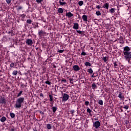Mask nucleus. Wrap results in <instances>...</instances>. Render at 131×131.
Here are the masks:
<instances>
[{"instance_id":"e433bc0d","label":"nucleus","mask_w":131,"mask_h":131,"mask_svg":"<svg viewBox=\"0 0 131 131\" xmlns=\"http://www.w3.org/2000/svg\"><path fill=\"white\" fill-rule=\"evenodd\" d=\"M50 102H53V97H52V95H50Z\"/></svg>"},{"instance_id":"dca6fc26","label":"nucleus","mask_w":131,"mask_h":131,"mask_svg":"<svg viewBox=\"0 0 131 131\" xmlns=\"http://www.w3.org/2000/svg\"><path fill=\"white\" fill-rule=\"evenodd\" d=\"M118 97V98H119V99H124V96L122 95V93L121 92H119Z\"/></svg>"},{"instance_id":"6e6552de","label":"nucleus","mask_w":131,"mask_h":131,"mask_svg":"<svg viewBox=\"0 0 131 131\" xmlns=\"http://www.w3.org/2000/svg\"><path fill=\"white\" fill-rule=\"evenodd\" d=\"M38 34L40 37H41L45 35V32L42 30H40L38 32Z\"/></svg>"},{"instance_id":"bf43d9fd","label":"nucleus","mask_w":131,"mask_h":131,"mask_svg":"<svg viewBox=\"0 0 131 131\" xmlns=\"http://www.w3.org/2000/svg\"><path fill=\"white\" fill-rule=\"evenodd\" d=\"M40 113H41V114H42L43 113V112H40Z\"/></svg>"},{"instance_id":"cd10ccee","label":"nucleus","mask_w":131,"mask_h":131,"mask_svg":"<svg viewBox=\"0 0 131 131\" xmlns=\"http://www.w3.org/2000/svg\"><path fill=\"white\" fill-rule=\"evenodd\" d=\"M92 89L94 90V89H97V85L95 83L92 84Z\"/></svg>"},{"instance_id":"0e129e2a","label":"nucleus","mask_w":131,"mask_h":131,"mask_svg":"<svg viewBox=\"0 0 131 131\" xmlns=\"http://www.w3.org/2000/svg\"><path fill=\"white\" fill-rule=\"evenodd\" d=\"M95 120H98V119H95Z\"/></svg>"},{"instance_id":"c9c22d12","label":"nucleus","mask_w":131,"mask_h":131,"mask_svg":"<svg viewBox=\"0 0 131 131\" xmlns=\"http://www.w3.org/2000/svg\"><path fill=\"white\" fill-rule=\"evenodd\" d=\"M76 32L79 33V34H81V33H82V31H80V30H76Z\"/></svg>"},{"instance_id":"6e6d98bb","label":"nucleus","mask_w":131,"mask_h":131,"mask_svg":"<svg viewBox=\"0 0 131 131\" xmlns=\"http://www.w3.org/2000/svg\"><path fill=\"white\" fill-rule=\"evenodd\" d=\"M18 74H20V75H22L21 72H20V71L18 72Z\"/></svg>"},{"instance_id":"ddd939ff","label":"nucleus","mask_w":131,"mask_h":131,"mask_svg":"<svg viewBox=\"0 0 131 131\" xmlns=\"http://www.w3.org/2000/svg\"><path fill=\"white\" fill-rule=\"evenodd\" d=\"M64 0H59V4L60 5V6H65V5H67V3L66 2H63Z\"/></svg>"},{"instance_id":"603ef678","label":"nucleus","mask_w":131,"mask_h":131,"mask_svg":"<svg viewBox=\"0 0 131 131\" xmlns=\"http://www.w3.org/2000/svg\"><path fill=\"white\" fill-rule=\"evenodd\" d=\"M40 96L42 97V98H43V94L40 93Z\"/></svg>"},{"instance_id":"473e14b6","label":"nucleus","mask_w":131,"mask_h":131,"mask_svg":"<svg viewBox=\"0 0 131 131\" xmlns=\"http://www.w3.org/2000/svg\"><path fill=\"white\" fill-rule=\"evenodd\" d=\"M85 106H89L90 105V102L88 101H85Z\"/></svg>"},{"instance_id":"7ed1b4c3","label":"nucleus","mask_w":131,"mask_h":131,"mask_svg":"<svg viewBox=\"0 0 131 131\" xmlns=\"http://www.w3.org/2000/svg\"><path fill=\"white\" fill-rule=\"evenodd\" d=\"M61 98L62 102H66V101H68V99H69V95L66 93L62 94V97Z\"/></svg>"},{"instance_id":"5fc2aeb1","label":"nucleus","mask_w":131,"mask_h":131,"mask_svg":"<svg viewBox=\"0 0 131 131\" xmlns=\"http://www.w3.org/2000/svg\"><path fill=\"white\" fill-rule=\"evenodd\" d=\"M54 104V101H52V103H51V106L53 107V105Z\"/></svg>"},{"instance_id":"20e7f679","label":"nucleus","mask_w":131,"mask_h":131,"mask_svg":"<svg viewBox=\"0 0 131 131\" xmlns=\"http://www.w3.org/2000/svg\"><path fill=\"white\" fill-rule=\"evenodd\" d=\"M100 126H101V123L99 121H95L93 124V127L96 129L99 128Z\"/></svg>"},{"instance_id":"9d476101","label":"nucleus","mask_w":131,"mask_h":131,"mask_svg":"<svg viewBox=\"0 0 131 131\" xmlns=\"http://www.w3.org/2000/svg\"><path fill=\"white\" fill-rule=\"evenodd\" d=\"M66 16L69 18H71V17H73L74 15L71 12H68L66 14Z\"/></svg>"},{"instance_id":"4be33fe9","label":"nucleus","mask_w":131,"mask_h":131,"mask_svg":"<svg viewBox=\"0 0 131 131\" xmlns=\"http://www.w3.org/2000/svg\"><path fill=\"white\" fill-rule=\"evenodd\" d=\"M88 113H89L90 114H91V113H92V110H91L90 108L87 107V110H86Z\"/></svg>"},{"instance_id":"0eeeda50","label":"nucleus","mask_w":131,"mask_h":131,"mask_svg":"<svg viewBox=\"0 0 131 131\" xmlns=\"http://www.w3.org/2000/svg\"><path fill=\"white\" fill-rule=\"evenodd\" d=\"M74 29H78L79 28V25H78V23H74V26L73 27Z\"/></svg>"},{"instance_id":"aec40b11","label":"nucleus","mask_w":131,"mask_h":131,"mask_svg":"<svg viewBox=\"0 0 131 131\" xmlns=\"http://www.w3.org/2000/svg\"><path fill=\"white\" fill-rule=\"evenodd\" d=\"M52 111L53 113H55L56 111H57V107L56 106H52Z\"/></svg>"},{"instance_id":"79ce46f5","label":"nucleus","mask_w":131,"mask_h":131,"mask_svg":"<svg viewBox=\"0 0 131 131\" xmlns=\"http://www.w3.org/2000/svg\"><path fill=\"white\" fill-rule=\"evenodd\" d=\"M6 2L8 4H11V0H6Z\"/></svg>"},{"instance_id":"680f3d73","label":"nucleus","mask_w":131,"mask_h":131,"mask_svg":"<svg viewBox=\"0 0 131 131\" xmlns=\"http://www.w3.org/2000/svg\"><path fill=\"white\" fill-rule=\"evenodd\" d=\"M50 128H52V126H50Z\"/></svg>"},{"instance_id":"ea45409f","label":"nucleus","mask_w":131,"mask_h":131,"mask_svg":"<svg viewBox=\"0 0 131 131\" xmlns=\"http://www.w3.org/2000/svg\"><path fill=\"white\" fill-rule=\"evenodd\" d=\"M103 60L104 62H106L107 61V57H104L103 58Z\"/></svg>"},{"instance_id":"6ab92c4d","label":"nucleus","mask_w":131,"mask_h":131,"mask_svg":"<svg viewBox=\"0 0 131 131\" xmlns=\"http://www.w3.org/2000/svg\"><path fill=\"white\" fill-rule=\"evenodd\" d=\"M85 66H89V67H91L92 66V64L90 62H85Z\"/></svg>"},{"instance_id":"37998d69","label":"nucleus","mask_w":131,"mask_h":131,"mask_svg":"<svg viewBox=\"0 0 131 131\" xmlns=\"http://www.w3.org/2000/svg\"><path fill=\"white\" fill-rule=\"evenodd\" d=\"M61 82H66V79H64V78H62V79H61Z\"/></svg>"},{"instance_id":"423d86ee","label":"nucleus","mask_w":131,"mask_h":131,"mask_svg":"<svg viewBox=\"0 0 131 131\" xmlns=\"http://www.w3.org/2000/svg\"><path fill=\"white\" fill-rule=\"evenodd\" d=\"M73 69L74 71H79V70H80V68L78 65H75L73 66Z\"/></svg>"},{"instance_id":"5701e85b","label":"nucleus","mask_w":131,"mask_h":131,"mask_svg":"<svg viewBox=\"0 0 131 131\" xmlns=\"http://www.w3.org/2000/svg\"><path fill=\"white\" fill-rule=\"evenodd\" d=\"M12 74L13 75H17L18 74V71H13Z\"/></svg>"},{"instance_id":"a211bd4d","label":"nucleus","mask_w":131,"mask_h":131,"mask_svg":"<svg viewBox=\"0 0 131 131\" xmlns=\"http://www.w3.org/2000/svg\"><path fill=\"white\" fill-rule=\"evenodd\" d=\"M88 72L90 74H93V73H94V71H93V69L92 68H90L89 69H88Z\"/></svg>"},{"instance_id":"1a4fd4ad","label":"nucleus","mask_w":131,"mask_h":131,"mask_svg":"<svg viewBox=\"0 0 131 131\" xmlns=\"http://www.w3.org/2000/svg\"><path fill=\"white\" fill-rule=\"evenodd\" d=\"M102 8H103L104 9H106V10H108L109 9V3H106L104 4V5L102 7Z\"/></svg>"},{"instance_id":"c85d7f7f","label":"nucleus","mask_w":131,"mask_h":131,"mask_svg":"<svg viewBox=\"0 0 131 131\" xmlns=\"http://www.w3.org/2000/svg\"><path fill=\"white\" fill-rule=\"evenodd\" d=\"M10 116L11 118H14L15 117V114H14L13 113H11Z\"/></svg>"},{"instance_id":"864d4df0","label":"nucleus","mask_w":131,"mask_h":131,"mask_svg":"<svg viewBox=\"0 0 131 131\" xmlns=\"http://www.w3.org/2000/svg\"><path fill=\"white\" fill-rule=\"evenodd\" d=\"M46 83L47 84H50V81H47L46 82Z\"/></svg>"},{"instance_id":"b1692460","label":"nucleus","mask_w":131,"mask_h":131,"mask_svg":"<svg viewBox=\"0 0 131 131\" xmlns=\"http://www.w3.org/2000/svg\"><path fill=\"white\" fill-rule=\"evenodd\" d=\"M78 5L81 7V6H82L83 5V1H80L78 2Z\"/></svg>"},{"instance_id":"2eb2a0df","label":"nucleus","mask_w":131,"mask_h":131,"mask_svg":"<svg viewBox=\"0 0 131 131\" xmlns=\"http://www.w3.org/2000/svg\"><path fill=\"white\" fill-rule=\"evenodd\" d=\"M82 19H83V21H84V22L88 21V15H82Z\"/></svg>"},{"instance_id":"4d7b16f0","label":"nucleus","mask_w":131,"mask_h":131,"mask_svg":"<svg viewBox=\"0 0 131 131\" xmlns=\"http://www.w3.org/2000/svg\"><path fill=\"white\" fill-rule=\"evenodd\" d=\"M33 131H37V130L36 129H33Z\"/></svg>"},{"instance_id":"a878e982","label":"nucleus","mask_w":131,"mask_h":131,"mask_svg":"<svg viewBox=\"0 0 131 131\" xmlns=\"http://www.w3.org/2000/svg\"><path fill=\"white\" fill-rule=\"evenodd\" d=\"M98 104L99 105H103V100H101V99L99 100V101H98Z\"/></svg>"},{"instance_id":"4468645a","label":"nucleus","mask_w":131,"mask_h":131,"mask_svg":"<svg viewBox=\"0 0 131 131\" xmlns=\"http://www.w3.org/2000/svg\"><path fill=\"white\" fill-rule=\"evenodd\" d=\"M114 67L116 71L118 70V64H117V62L115 61L114 63Z\"/></svg>"},{"instance_id":"f03ea898","label":"nucleus","mask_w":131,"mask_h":131,"mask_svg":"<svg viewBox=\"0 0 131 131\" xmlns=\"http://www.w3.org/2000/svg\"><path fill=\"white\" fill-rule=\"evenodd\" d=\"M25 100V99L24 97H19L17 98L14 105L15 108H16V109H20L22 106V104L24 103Z\"/></svg>"},{"instance_id":"de8ad7c7","label":"nucleus","mask_w":131,"mask_h":131,"mask_svg":"<svg viewBox=\"0 0 131 131\" xmlns=\"http://www.w3.org/2000/svg\"><path fill=\"white\" fill-rule=\"evenodd\" d=\"M69 80H70V82L71 83L72 81H73V80H74V79H73V78H70V79H69Z\"/></svg>"},{"instance_id":"09e8293b","label":"nucleus","mask_w":131,"mask_h":131,"mask_svg":"<svg viewBox=\"0 0 131 131\" xmlns=\"http://www.w3.org/2000/svg\"><path fill=\"white\" fill-rule=\"evenodd\" d=\"M91 77H92L93 78H94V77H96V76H95V73L93 74V75L91 76Z\"/></svg>"},{"instance_id":"a18cd8bd","label":"nucleus","mask_w":131,"mask_h":131,"mask_svg":"<svg viewBox=\"0 0 131 131\" xmlns=\"http://www.w3.org/2000/svg\"><path fill=\"white\" fill-rule=\"evenodd\" d=\"M64 52V50H60L58 51V53H63Z\"/></svg>"},{"instance_id":"052dcab7","label":"nucleus","mask_w":131,"mask_h":131,"mask_svg":"<svg viewBox=\"0 0 131 131\" xmlns=\"http://www.w3.org/2000/svg\"><path fill=\"white\" fill-rule=\"evenodd\" d=\"M82 36H84V34H83L82 35Z\"/></svg>"},{"instance_id":"8fccbe9b","label":"nucleus","mask_w":131,"mask_h":131,"mask_svg":"<svg viewBox=\"0 0 131 131\" xmlns=\"http://www.w3.org/2000/svg\"><path fill=\"white\" fill-rule=\"evenodd\" d=\"M96 9H101V6H100V5L97 6L96 7Z\"/></svg>"},{"instance_id":"7c9ffc66","label":"nucleus","mask_w":131,"mask_h":131,"mask_svg":"<svg viewBox=\"0 0 131 131\" xmlns=\"http://www.w3.org/2000/svg\"><path fill=\"white\" fill-rule=\"evenodd\" d=\"M32 22V20H31V19H28L27 20V23H28V24H31Z\"/></svg>"},{"instance_id":"c756f323","label":"nucleus","mask_w":131,"mask_h":131,"mask_svg":"<svg viewBox=\"0 0 131 131\" xmlns=\"http://www.w3.org/2000/svg\"><path fill=\"white\" fill-rule=\"evenodd\" d=\"M124 109H126V110H127V109H128V108H129V106H128V105H125L123 106Z\"/></svg>"},{"instance_id":"412c9836","label":"nucleus","mask_w":131,"mask_h":131,"mask_svg":"<svg viewBox=\"0 0 131 131\" xmlns=\"http://www.w3.org/2000/svg\"><path fill=\"white\" fill-rule=\"evenodd\" d=\"M23 93V91H20L17 96V98H19V97H21Z\"/></svg>"},{"instance_id":"58836bf2","label":"nucleus","mask_w":131,"mask_h":131,"mask_svg":"<svg viewBox=\"0 0 131 131\" xmlns=\"http://www.w3.org/2000/svg\"><path fill=\"white\" fill-rule=\"evenodd\" d=\"M38 28V24L37 23L35 25V26H34V28Z\"/></svg>"},{"instance_id":"4c0bfd02","label":"nucleus","mask_w":131,"mask_h":131,"mask_svg":"<svg viewBox=\"0 0 131 131\" xmlns=\"http://www.w3.org/2000/svg\"><path fill=\"white\" fill-rule=\"evenodd\" d=\"M22 9H23L22 6H18V8H17L18 11H19V10H22Z\"/></svg>"},{"instance_id":"3c124183","label":"nucleus","mask_w":131,"mask_h":131,"mask_svg":"<svg viewBox=\"0 0 131 131\" xmlns=\"http://www.w3.org/2000/svg\"><path fill=\"white\" fill-rule=\"evenodd\" d=\"M47 128H48V129H50V124H48L47 125Z\"/></svg>"},{"instance_id":"bb28decb","label":"nucleus","mask_w":131,"mask_h":131,"mask_svg":"<svg viewBox=\"0 0 131 131\" xmlns=\"http://www.w3.org/2000/svg\"><path fill=\"white\" fill-rule=\"evenodd\" d=\"M110 13H114L115 12V8H112L111 10H110Z\"/></svg>"},{"instance_id":"9b49d317","label":"nucleus","mask_w":131,"mask_h":131,"mask_svg":"<svg viewBox=\"0 0 131 131\" xmlns=\"http://www.w3.org/2000/svg\"><path fill=\"white\" fill-rule=\"evenodd\" d=\"M0 104H6V99L5 98L0 99Z\"/></svg>"},{"instance_id":"2f4dec72","label":"nucleus","mask_w":131,"mask_h":131,"mask_svg":"<svg viewBox=\"0 0 131 131\" xmlns=\"http://www.w3.org/2000/svg\"><path fill=\"white\" fill-rule=\"evenodd\" d=\"M81 55V56H86V53L85 52L82 51Z\"/></svg>"},{"instance_id":"f704fd0d","label":"nucleus","mask_w":131,"mask_h":131,"mask_svg":"<svg viewBox=\"0 0 131 131\" xmlns=\"http://www.w3.org/2000/svg\"><path fill=\"white\" fill-rule=\"evenodd\" d=\"M36 2L37 3V4H40V3H41V2H42V0H36Z\"/></svg>"},{"instance_id":"393cba45","label":"nucleus","mask_w":131,"mask_h":131,"mask_svg":"<svg viewBox=\"0 0 131 131\" xmlns=\"http://www.w3.org/2000/svg\"><path fill=\"white\" fill-rule=\"evenodd\" d=\"M96 15H97V16H101V12L100 11H97Z\"/></svg>"},{"instance_id":"49530a36","label":"nucleus","mask_w":131,"mask_h":131,"mask_svg":"<svg viewBox=\"0 0 131 131\" xmlns=\"http://www.w3.org/2000/svg\"><path fill=\"white\" fill-rule=\"evenodd\" d=\"M71 114L73 115V113H74V110H72L70 111Z\"/></svg>"},{"instance_id":"f257e3e1","label":"nucleus","mask_w":131,"mask_h":131,"mask_svg":"<svg viewBox=\"0 0 131 131\" xmlns=\"http://www.w3.org/2000/svg\"><path fill=\"white\" fill-rule=\"evenodd\" d=\"M129 51H130V48L128 46H126L123 48V53L124 57L126 61H127L128 63H129L131 59V52Z\"/></svg>"},{"instance_id":"72a5a7b5","label":"nucleus","mask_w":131,"mask_h":131,"mask_svg":"<svg viewBox=\"0 0 131 131\" xmlns=\"http://www.w3.org/2000/svg\"><path fill=\"white\" fill-rule=\"evenodd\" d=\"M15 65V63H14V62H12L11 63H10V66L11 68H13V67H14Z\"/></svg>"},{"instance_id":"13d9d810","label":"nucleus","mask_w":131,"mask_h":131,"mask_svg":"<svg viewBox=\"0 0 131 131\" xmlns=\"http://www.w3.org/2000/svg\"><path fill=\"white\" fill-rule=\"evenodd\" d=\"M121 112H123V110L122 109L121 110Z\"/></svg>"},{"instance_id":"39448f33","label":"nucleus","mask_w":131,"mask_h":131,"mask_svg":"<svg viewBox=\"0 0 131 131\" xmlns=\"http://www.w3.org/2000/svg\"><path fill=\"white\" fill-rule=\"evenodd\" d=\"M26 43L28 46H32L33 42L31 39H27L26 40Z\"/></svg>"},{"instance_id":"c03bdc74","label":"nucleus","mask_w":131,"mask_h":131,"mask_svg":"<svg viewBox=\"0 0 131 131\" xmlns=\"http://www.w3.org/2000/svg\"><path fill=\"white\" fill-rule=\"evenodd\" d=\"M8 33H9V34L10 33L11 36H14V33L11 32H9Z\"/></svg>"},{"instance_id":"f8f14e48","label":"nucleus","mask_w":131,"mask_h":131,"mask_svg":"<svg viewBox=\"0 0 131 131\" xmlns=\"http://www.w3.org/2000/svg\"><path fill=\"white\" fill-rule=\"evenodd\" d=\"M57 12L59 14H63V13H64V10L62 8H59L57 10Z\"/></svg>"},{"instance_id":"a19ab883","label":"nucleus","mask_w":131,"mask_h":131,"mask_svg":"<svg viewBox=\"0 0 131 131\" xmlns=\"http://www.w3.org/2000/svg\"><path fill=\"white\" fill-rule=\"evenodd\" d=\"M10 131H15V128H14V126H12L10 129Z\"/></svg>"},{"instance_id":"e2e57ef3","label":"nucleus","mask_w":131,"mask_h":131,"mask_svg":"<svg viewBox=\"0 0 131 131\" xmlns=\"http://www.w3.org/2000/svg\"><path fill=\"white\" fill-rule=\"evenodd\" d=\"M49 97H50V93L48 94Z\"/></svg>"},{"instance_id":"f3484780","label":"nucleus","mask_w":131,"mask_h":131,"mask_svg":"<svg viewBox=\"0 0 131 131\" xmlns=\"http://www.w3.org/2000/svg\"><path fill=\"white\" fill-rule=\"evenodd\" d=\"M6 120H7V118H6V117H5V116L3 117L0 119V121H1V122H5V121H6Z\"/></svg>"}]
</instances>
